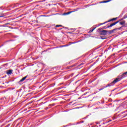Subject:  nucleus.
<instances>
[{
    "mask_svg": "<svg viewBox=\"0 0 127 127\" xmlns=\"http://www.w3.org/2000/svg\"><path fill=\"white\" fill-rule=\"evenodd\" d=\"M7 24H8V23H5L3 25H0V27H5Z\"/></svg>",
    "mask_w": 127,
    "mask_h": 127,
    "instance_id": "ddd939ff",
    "label": "nucleus"
},
{
    "mask_svg": "<svg viewBox=\"0 0 127 127\" xmlns=\"http://www.w3.org/2000/svg\"><path fill=\"white\" fill-rule=\"evenodd\" d=\"M72 104V102H69V103H68L67 106H70V105H71Z\"/></svg>",
    "mask_w": 127,
    "mask_h": 127,
    "instance_id": "a19ab883",
    "label": "nucleus"
},
{
    "mask_svg": "<svg viewBox=\"0 0 127 127\" xmlns=\"http://www.w3.org/2000/svg\"><path fill=\"white\" fill-rule=\"evenodd\" d=\"M110 122H112V120H110V121H109L107 122V123H110Z\"/></svg>",
    "mask_w": 127,
    "mask_h": 127,
    "instance_id": "69168bd1",
    "label": "nucleus"
},
{
    "mask_svg": "<svg viewBox=\"0 0 127 127\" xmlns=\"http://www.w3.org/2000/svg\"><path fill=\"white\" fill-rule=\"evenodd\" d=\"M119 22H120V20L114 22V25H116V24H117V23H119Z\"/></svg>",
    "mask_w": 127,
    "mask_h": 127,
    "instance_id": "a878e982",
    "label": "nucleus"
},
{
    "mask_svg": "<svg viewBox=\"0 0 127 127\" xmlns=\"http://www.w3.org/2000/svg\"><path fill=\"white\" fill-rule=\"evenodd\" d=\"M126 77H127V71L123 73L120 75H119L116 79L118 80V82H119V81H121L122 79H124V78H126Z\"/></svg>",
    "mask_w": 127,
    "mask_h": 127,
    "instance_id": "7ed1b4c3",
    "label": "nucleus"
},
{
    "mask_svg": "<svg viewBox=\"0 0 127 127\" xmlns=\"http://www.w3.org/2000/svg\"><path fill=\"white\" fill-rule=\"evenodd\" d=\"M124 19H125V18H124V17H123L122 18L120 19V21H124Z\"/></svg>",
    "mask_w": 127,
    "mask_h": 127,
    "instance_id": "4c0bfd02",
    "label": "nucleus"
},
{
    "mask_svg": "<svg viewBox=\"0 0 127 127\" xmlns=\"http://www.w3.org/2000/svg\"><path fill=\"white\" fill-rule=\"evenodd\" d=\"M63 28H65V29H68V27H64Z\"/></svg>",
    "mask_w": 127,
    "mask_h": 127,
    "instance_id": "3c124183",
    "label": "nucleus"
},
{
    "mask_svg": "<svg viewBox=\"0 0 127 127\" xmlns=\"http://www.w3.org/2000/svg\"><path fill=\"white\" fill-rule=\"evenodd\" d=\"M78 76H79V74H77V75L74 77V78H76V77H78Z\"/></svg>",
    "mask_w": 127,
    "mask_h": 127,
    "instance_id": "13d9d810",
    "label": "nucleus"
},
{
    "mask_svg": "<svg viewBox=\"0 0 127 127\" xmlns=\"http://www.w3.org/2000/svg\"><path fill=\"white\" fill-rule=\"evenodd\" d=\"M119 80L116 78L114 81H113L111 83L108 84L106 86H103V89H105V88H108V87H112V86H114L116 83H118Z\"/></svg>",
    "mask_w": 127,
    "mask_h": 127,
    "instance_id": "f03ea898",
    "label": "nucleus"
},
{
    "mask_svg": "<svg viewBox=\"0 0 127 127\" xmlns=\"http://www.w3.org/2000/svg\"><path fill=\"white\" fill-rule=\"evenodd\" d=\"M116 30H118V28H116L113 30H110L109 33H110L111 34L114 33V31H116Z\"/></svg>",
    "mask_w": 127,
    "mask_h": 127,
    "instance_id": "6e6552de",
    "label": "nucleus"
},
{
    "mask_svg": "<svg viewBox=\"0 0 127 127\" xmlns=\"http://www.w3.org/2000/svg\"><path fill=\"white\" fill-rule=\"evenodd\" d=\"M88 117H89V115H88L86 117H85V118H84L83 119H87V118H88Z\"/></svg>",
    "mask_w": 127,
    "mask_h": 127,
    "instance_id": "bf43d9fd",
    "label": "nucleus"
},
{
    "mask_svg": "<svg viewBox=\"0 0 127 127\" xmlns=\"http://www.w3.org/2000/svg\"><path fill=\"white\" fill-rule=\"evenodd\" d=\"M41 16H44V17H46V16H47V17H48V16H49V15H40V16H39V17H41Z\"/></svg>",
    "mask_w": 127,
    "mask_h": 127,
    "instance_id": "412c9836",
    "label": "nucleus"
},
{
    "mask_svg": "<svg viewBox=\"0 0 127 127\" xmlns=\"http://www.w3.org/2000/svg\"><path fill=\"white\" fill-rule=\"evenodd\" d=\"M43 1H45V0H42V1H39V2H43Z\"/></svg>",
    "mask_w": 127,
    "mask_h": 127,
    "instance_id": "a18cd8bd",
    "label": "nucleus"
},
{
    "mask_svg": "<svg viewBox=\"0 0 127 127\" xmlns=\"http://www.w3.org/2000/svg\"><path fill=\"white\" fill-rule=\"evenodd\" d=\"M123 18H124V19H126V18H127V14H126L124 16Z\"/></svg>",
    "mask_w": 127,
    "mask_h": 127,
    "instance_id": "5701e85b",
    "label": "nucleus"
},
{
    "mask_svg": "<svg viewBox=\"0 0 127 127\" xmlns=\"http://www.w3.org/2000/svg\"><path fill=\"white\" fill-rule=\"evenodd\" d=\"M72 62H74V60H72V61H70V62L69 63V64H71V63H72Z\"/></svg>",
    "mask_w": 127,
    "mask_h": 127,
    "instance_id": "c03bdc74",
    "label": "nucleus"
},
{
    "mask_svg": "<svg viewBox=\"0 0 127 127\" xmlns=\"http://www.w3.org/2000/svg\"><path fill=\"white\" fill-rule=\"evenodd\" d=\"M126 113H127V110H126V111H124L122 112V114H126Z\"/></svg>",
    "mask_w": 127,
    "mask_h": 127,
    "instance_id": "2f4dec72",
    "label": "nucleus"
},
{
    "mask_svg": "<svg viewBox=\"0 0 127 127\" xmlns=\"http://www.w3.org/2000/svg\"><path fill=\"white\" fill-rule=\"evenodd\" d=\"M121 108H123V109H126V108H125V107H124V106H121Z\"/></svg>",
    "mask_w": 127,
    "mask_h": 127,
    "instance_id": "8fccbe9b",
    "label": "nucleus"
},
{
    "mask_svg": "<svg viewBox=\"0 0 127 127\" xmlns=\"http://www.w3.org/2000/svg\"><path fill=\"white\" fill-rule=\"evenodd\" d=\"M112 49V47H109L108 48V50H111Z\"/></svg>",
    "mask_w": 127,
    "mask_h": 127,
    "instance_id": "58836bf2",
    "label": "nucleus"
},
{
    "mask_svg": "<svg viewBox=\"0 0 127 127\" xmlns=\"http://www.w3.org/2000/svg\"><path fill=\"white\" fill-rule=\"evenodd\" d=\"M123 112H121L120 114L118 115L117 116H116V118H123V117H124V116H125V115H124V114H122Z\"/></svg>",
    "mask_w": 127,
    "mask_h": 127,
    "instance_id": "0eeeda50",
    "label": "nucleus"
},
{
    "mask_svg": "<svg viewBox=\"0 0 127 127\" xmlns=\"http://www.w3.org/2000/svg\"><path fill=\"white\" fill-rule=\"evenodd\" d=\"M122 27H127V26H126V25H122Z\"/></svg>",
    "mask_w": 127,
    "mask_h": 127,
    "instance_id": "37998d69",
    "label": "nucleus"
},
{
    "mask_svg": "<svg viewBox=\"0 0 127 127\" xmlns=\"http://www.w3.org/2000/svg\"><path fill=\"white\" fill-rule=\"evenodd\" d=\"M96 127V126H92V127Z\"/></svg>",
    "mask_w": 127,
    "mask_h": 127,
    "instance_id": "774afa93",
    "label": "nucleus"
},
{
    "mask_svg": "<svg viewBox=\"0 0 127 127\" xmlns=\"http://www.w3.org/2000/svg\"><path fill=\"white\" fill-rule=\"evenodd\" d=\"M10 82H13V80H9L8 81L5 82L6 84H9Z\"/></svg>",
    "mask_w": 127,
    "mask_h": 127,
    "instance_id": "393cba45",
    "label": "nucleus"
},
{
    "mask_svg": "<svg viewBox=\"0 0 127 127\" xmlns=\"http://www.w3.org/2000/svg\"><path fill=\"white\" fill-rule=\"evenodd\" d=\"M93 31H93V29H91V30H90V32H93Z\"/></svg>",
    "mask_w": 127,
    "mask_h": 127,
    "instance_id": "09e8293b",
    "label": "nucleus"
},
{
    "mask_svg": "<svg viewBox=\"0 0 127 127\" xmlns=\"http://www.w3.org/2000/svg\"><path fill=\"white\" fill-rule=\"evenodd\" d=\"M99 39H102V40H105V39H108V37L107 36H100V38Z\"/></svg>",
    "mask_w": 127,
    "mask_h": 127,
    "instance_id": "9d476101",
    "label": "nucleus"
},
{
    "mask_svg": "<svg viewBox=\"0 0 127 127\" xmlns=\"http://www.w3.org/2000/svg\"><path fill=\"white\" fill-rule=\"evenodd\" d=\"M55 106V104H50L49 105V108H51V107H53V106Z\"/></svg>",
    "mask_w": 127,
    "mask_h": 127,
    "instance_id": "dca6fc26",
    "label": "nucleus"
},
{
    "mask_svg": "<svg viewBox=\"0 0 127 127\" xmlns=\"http://www.w3.org/2000/svg\"><path fill=\"white\" fill-rule=\"evenodd\" d=\"M100 25H103V23H100V25H98V26H100Z\"/></svg>",
    "mask_w": 127,
    "mask_h": 127,
    "instance_id": "e2e57ef3",
    "label": "nucleus"
},
{
    "mask_svg": "<svg viewBox=\"0 0 127 127\" xmlns=\"http://www.w3.org/2000/svg\"><path fill=\"white\" fill-rule=\"evenodd\" d=\"M3 6L0 7V10H3V8H2Z\"/></svg>",
    "mask_w": 127,
    "mask_h": 127,
    "instance_id": "72a5a7b5",
    "label": "nucleus"
},
{
    "mask_svg": "<svg viewBox=\"0 0 127 127\" xmlns=\"http://www.w3.org/2000/svg\"><path fill=\"white\" fill-rule=\"evenodd\" d=\"M104 89H105V88H104V86H103L102 88H99V89H98V90H99V91H102V90H104Z\"/></svg>",
    "mask_w": 127,
    "mask_h": 127,
    "instance_id": "7c9ffc66",
    "label": "nucleus"
},
{
    "mask_svg": "<svg viewBox=\"0 0 127 127\" xmlns=\"http://www.w3.org/2000/svg\"><path fill=\"white\" fill-rule=\"evenodd\" d=\"M63 26L62 25H56V27H63Z\"/></svg>",
    "mask_w": 127,
    "mask_h": 127,
    "instance_id": "f3484780",
    "label": "nucleus"
},
{
    "mask_svg": "<svg viewBox=\"0 0 127 127\" xmlns=\"http://www.w3.org/2000/svg\"><path fill=\"white\" fill-rule=\"evenodd\" d=\"M122 28H123V26H122L121 27H119V28H117L118 30H121V29H122Z\"/></svg>",
    "mask_w": 127,
    "mask_h": 127,
    "instance_id": "cd10ccee",
    "label": "nucleus"
},
{
    "mask_svg": "<svg viewBox=\"0 0 127 127\" xmlns=\"http://www.w3.org/2000/svg\"><path fill=\"white\" fill-rule=\"evenodd\" d=\"M101 121H100L99 122H96L95 123L96 124V125H98L100 124V123H101Z\"/></svg>",
    "mask_w": 127,
    "mask_h": 127,
    "instance_id": "79ce46f5",
    "label": "nucleus"
},
{
    "mask_svg": "<svg viewBox=\"0 0 127 127\" xmlns=\"http://www.w3.org/2000/svg\"><path fill=\"white\" fill-rule=\"evenodd\" d=\"M21 89H20L19 90L17 91V93H19V92H21Z\"/></svg>",
    "mask_w": 127,
    "mask_h": 127,
    "instance_id": "f704fd0d",
    "label": "nucleus"
},
{
    "mask_svg": "<svg viewBox=\"0 0 127 127\" xmlns=\"http://www.w3.org/2000/svg\"><path fill=\"white\" fill-rule=\"evenodd\" d=\"M122 28H123V26H122L121 27H119V28H117L118 30H121V29H122Z\"/></svg>",
    "mask_w": 127,
    "mask_h": 127,
    "instance_id": "c85d7f7f",
    "label": "nucleus"
},
{
    "mask_svg": "<svg viewBox=\"0 0 127 127\" xmlns=\"http://www.w3.org/2000/svg\"><path fill=\"white\" fill-rule=\"evenodd\" d=\"M74 66H75V65H72L70 66V67L71 68H72V67H74Z\"/></svg>",
    "mask_w": 127,
    "mask_h": 127,
    "instance_id": "864d4df0",
    "label": "nucleus"
},
{
    "mask_svg": "<svg viewBox=\"0 0 127 127\" xmlns=\"http://www.w3.org/2000/svg\"><path fill=\"white\" fill-rule=\"evenodd\" d=\"M69 45H71V44L64 45L63 46V47H67V46H69Z\"/></svg>",
    "mask_w": 127,
    "mask_h": 127,
    "instance_id": "6ab92c4d",
    "label": "nucleus"
},
{
    "mask_svg": "<svg viewBox=\"0 0 127 127\" xmlns=\"http://www.w3.org/2000/svg\"><path fill=\"white\" fill-rule=\"evenodd\" d=\"M108 28H109V27H108V26H103V27H102V30H103V29H108Z\"/></svg>",
    "mask_w": 127,
    "mask_h": 127,
    "instance_id": "2eb2a0df",
    "label": "nucleus"
},
{
    "mask_svg": "<svg viewBox=\"0 0 127 127\" xmlns=\"http://www.w3.org/2000/svg\"><path fill=\"white\" fill-rule=\"evenodd\" d=\"M122 28H123V26H122L121 27H119V28H117L118 30H121V29H122Z\"/></svg>",
    "mask_w": 127,
    "mask_h": 127,
    "instance_id": "bb28decb",
    "label": "nucleus"
},
{
    "mask_svg": "<svg viewBox=\"0 0 127 127\" xmlns=\"http://www.w3.org/2000/svg\"><path fill=\"white\" fill-rule=\"evenodd\" d=\"M79 81H80V80H78L76 81L75 82V84H77V83H78V82H79Z\"/></svg>",
    "mask_w": 127,
    "mask_h": 127,
    "instance_id": "5fc2aeb1",
    "label": "nucleus"
},
{
    "mask_svg": "<svg viewBox=\"0 0 127 127\" xmlns=\"http://www.w3.org/2000/svg\"><path fill=\"white\" fill-rule=\"evenodd\" d=\"M63 28H60L59 29V30H62V29H63Z\"/></svg>",
    "mask_w": 127,
    "mask_h": 127,
    "instance_id": "0e129e2a",
    "label": "nucleus"
},
{
    "mask_svg": "<svg viewBox=\"0 0 127 127\" xmlns=\"http://www.w3.org/2000/svg\"><path fill=\"white\" fill-rule=\"evenodd\" d=\"M81 85H82V84H81V83H79V84L78 86H77V88H80V87L81 86Z\"/></svg>",
    "mask_w": 127,
    "mask_h": 127,
    "instance_id": "e433bc0d",
    "label": "nucleus"
},
{
    "mask_svg": "<svg viewBox=\"0 0 127 127\" xmlns=\"http://www.w3.org/2000/svg\"><path fill=\"white\" fill-rule=\"evenodd\" d=\"M105 120H106V118H104V119H102V121H100V122H104V121H105Z\"/></svg>",
    "mask_w": 127,
    "mask_h": 127,
    "instance_id": "ea45409f",
    "label": "nucleus"
},
{
    "mask_svg": "<svg viewBox=\"0 0 127 127\" xmlns=\"http://www.w3.org/2000/svg\"><path fill=\"white\" fill-rule=\"evenodd\" d=\"M28 95H30V93L27 94L26 96H28Z\"/></svg>",
    "mask_w": 127,
    "mask_h": 127,
    "instance_id": "338daca9",
    "label": "nucleus"
},
{
    "mask_svg": "<svg viewBox=\"0 0 127 127\" xmlns=\"http://www.w3.org/2000/svg\"><path fill=\"white\" fill-rule=\"evenodd\" d=\"M4 16H5V14H4V13H0V17H4Z\"/></svg>",
    "mask_w": 127,
    "mask_h": 127,
    "instance_id": "f8f14e48",
    "label": "nucleus"
},
{
    "mask_svg": "<svg viewBox=\"0 0 127 127\" xmlns=\"http://www.w3.org/2000/svg\"><path fill=\"white\" fill-rule=\"evenodd\" d=\"M13 72V70L12 69H8L6 71V74L9 76V75H11L12 73Z\"/></svg>",
    "mask_w": 127,
    "mask_h": 127,
    "instance_id": "39448f33",
    "label": "nucleus"
},
{
    "mask_svg": "<svg viewBox=\"0 0 127 127\" xmlns=\"http://www.w3.org/2000/svg\"><path fill=\"white\" fill-rule=\"evenodd\" d=\"M112 103H110L109 104H108V106L110 107V106H112Z\"/></svg>",
    "mask_w": 127,
    "mask_h": 127,
    "instance_id": "603ef678",
    "label": "nucleus"
},
{
    "mask_svg": "<svg viewBox=\"0 0 127 127\" xmlns=\"http://www.w3.org/2000/svg\"><path fill=\"white\" fill-rule=\"evenodd\" d=\"M29 81H31V79H27L25 80V82H24V83H26V82H28Z\"/></svg>",
    "mask_w": 127,
    "mask_h": 127,
    "instance_id": "a211bd4d",
    "label": "nucleus"
},
{
    "mask_svg": "<svg viewBox=\"0 0 127 127\" xmlns=\"http://www.w3.org/2000/svg\"><path fill=\"white\" fill-rule=\"evenodd\" d=\"M3 44H2L1 46H0V48H1V47H2V46H3Z\"/></svg>",
    "mask_w": 127,
    "mask_h": 127,
    "instance_id": "4d7b16f0",
    "label": "nucleus"
},
{
    "mask_svg": "<svg viewBox=\"0 0 127 127\" xmlns=\"http://www.w3.org/2000/svg\"><path fill=\"white\" fill-rule=\"evenodd\" d=\"M81 42V40H79V41H77V42H74L71 43L70 44H75V43H78V42Z\"/></svg>",
    "mask_w": 127,
    "mask_h": 127,
    "instance_id": "aec40b11",
    "label": "nucleus"
},
{
    "mask_svg": "<svg viewBox=\"0 0 127 127\" xmlns=\"http://www.w3.org/2000/svg\"><path fill=\"white\" fill-rule=\"evenodd\" d=\"M113 0H104L99 2L100 3H107V2H110V1H112Z\"/></svg>",
    "mask_w": 127,
    "mask_h": 127,
    "instance_id": "423d86ee",
    "label": "nucleus"
},
{
    "mask_svg": "<svg viewBox=\"0 0 127 127\" xmlns=\"http://www.w3.org/2000/svg\"><path fill=\"white\" fill-rule=\"evenodd\" d=\"M74 11H75V10L74 11H69V12H70V13H72V12H74Z\"/></svg>",
    "mask_w": 127,
    "mask_h": 127,
    "instance_id": "de8ad7c7",
    "label": "nucleus"
},
{
    "mask_svg": "<svg viewBox=\"0 0 127 127\" xmlns=\"http://www.w3.org/2000/svg\"><path fill=\"white\" fill-rule=\"evenodd\" d=\"M114 25H115L114 23H113L110 24V25H108V27L109 28H110V27H113V26H114Z\"/></svg>",
    "mask_w": 127,
    "mask_h": 127,
    "instance_id": "4468645a",
    "label": "nucleus"
},
{
    "mask_svg": "<svg viewBox=\"0 0 127 127\" xmlns=\"http://www.w3.org/2000/svg\"><path fill=\"white\" fill-rule=\"evenodd\" d=\"M126 117H127V114L124 115L123 117H122V119H124V118H126Z\"/></svg>",
    "mask_w": 127,
    "mask_h": 127,
    "instance_id": "473e14b6",
    "label": "nucleus"
},
{
    "mask_svg": "<svg viewBox=\"0 0 127 127\" xmlns=\"http://www.w3.org/2000/svg\"><path fill=\"white\" fill-rule=\"evenodd\" d=\"M81 85H82V84H81V83H79V84L78 86H77V88H80V87L81 86Z\"/></svg>",
    "mask_w": 127,
    "mask_h": 127,
    "instance_id": "c9c22d12",
    "label": "nucleus"
},
{
    "mask_svg": "<svg viewBox=\"0 0 127 127\" xmlns=\"http://www.w3.org/2000/svg\"><path fill=\"white\" fill-rule=\"evenodd\" d=\"M101 104H104V103H105V102L104 101H101Z\"/></svg>",
    "mask_w": 127,
    "mask_h": 127,
    "instance_id": "6e6d98bb",
    "label": "nucleus"
},
{
    "mask_svg": "<svg viewBox=\"0 0 127 127\" xmlns=\"http://www.w3.org/2000/svg\"><path fill=\"white\" fill-rule=\"evenodd\" d=\"M106 23H108V22L106 21L104 23H102V24H106Z\"/></svg>",
    "mask_w": 127,
    "mask_h": 127,
    "instance_id": "49530a36",
    "label": "nucleus"
},
{
    "mask_svg": "<svg viewBox=\"0 0 127 127\" xmlns=\"http://www.w3.org/2000/svg\"><path fill=\"white\" fill-rule=\"evenodd\" d=\"M111 21H113L112 19H110V20H109L108 21H107L106 22H111Z\"/></svg>",
    "mask_w": 127,
    "mask_h": 127,
    "instance_id": "c756f323",
    "label": "nucleus"
},
{
    "mask_svg": "<svg viewBox=\"0 0 127 127\" xmlns=\"http://www.w3.org/2000/svg\"><path fill=\"white\" fill-rule=\"evenodd\" d=\"M97 32H98L100 35H102L103 36H106V35H111L110 30H102V29L101 28L98 29Z\"/></svg>",
    "mask_w": 127,
    "mask_h": 127,
    "instance_id": "f257e3e1",
    "label": "nucleus"
},
{
    "mask_svg": "<svg viewBox=\"0 0 127 127\" xmlns=\"http://www.w3.org/2000/svg\"><path fill=\"white\" fill-rule=\"evenodd\" d=\"M112 19V21H115V20H117V19H118V17L113 18Z\"/></svg>",
    "mask_w": 127,
    "mask_h": 127,
    "instance_id": "4be33fe9",
    "label": "nucleus"
},
{
    "mask_svg": "<svg viewBox=\"0 0 127 127\" xmlns=\"http://www.w3.org/2000/svg\"><path fill=\"white\" fill-rule=\"evenodd\" d=\"M96 27H94L93 29H92V30H93V31L95 30L96 29Z\"/></svg>",
    "mask_w": 127,
    "mask_h": 127,
    "instance_id": "052dcab7",
    "label": "nucleus"
},
{
    "mask_svg": "<svg viewBox=\"0 0 127 127\" xmlns=\"http://www.w3.org/2000/svg\"><path fill=\"white\" fill-rule=\"evenodd\" d=\"M96 27H94L93 29H92V30H93V31L95 30L96 29Z\"/></svg>",
    "mask_w": 127,
    "mask_h": 127,
    "instance_id": "680f3d73",
    "label": "nucleus"
},
{
    "mask_svg": "<svg viewBox=\"0 0 127 127\" xmlns=\"http://www.w3.org/2000/svg\"><path fill=\"white\" fill-rule=\"evenodd\" d=\"M27 77H28V75H26L25 76H24L22 78H21L19 80V81L18 82L19 85H22L23 84V83H22V82H23L24 81H25V80H26V78H27Z\"/></svg>",
    "mask_w": 127,
    "mask_h": 127,
    "instance_id": "20e7f679",
    "label": "nucleus"
},
{
    "mask_svg": "<svg viewBox=\"0 0 127 127\" xmlns=\"http://www.w3.org/2000/svg\"><path fill=\"white\" fill-rule=\"evenodd\" d=\"M124 13H121V14L119 15V18H121L123 16Z\"/></svg>",
    "mask_w": 127,
    "mask_h": 127,
    "instance_id": "b1692460",
    "label": "nucleus"
},
{
    "mask_svg": "<svg viewBox=\"0 0 127 127\" xmlns=\"http://www.w3.org/2000/svg\"><path fill=\"white\" fill-rule=\"evenodd\" d=\"M119 23L121 25H125V24H126V21L123 20L122 21L120 22Z\"/></svg>",
    "mask_w": 127,
    "mask_h": 127,
    "instance_id": "1a4fd4ad",
    "label": "nucleus"
},
{
    "mask_svg": "<svg viewBox=\"0 0 127 127\" xmlns=\"http://www.w3.org/2000/svg\"><path fill=\"white\" fill-rule=\"evenodd\" d=\"M71 13V12H64L63 13V15H68V14H70Z\"/></svg>",
    "mask_w": 127,
    "mask_h": 127,
    "instance_id": "9b49d317",
    "label": "nucleus"
}]
</instances>
